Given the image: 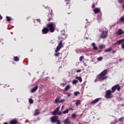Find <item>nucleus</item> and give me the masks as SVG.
<instances>
[{
	"instance_id": "obj_1",
	"label": "nucleus",
	"mask_w": 124,
	"mask_h": 124,
	"mask_svg": "<svg viewBox=\"0 0 124 124\" xmlns=\"http://www.w3.org/2000/svg\"><path fill=\"white\" fill-rule=\"evenodd\" d=\"M106 74H107V69H105L101 73L97 76V79L99 80H101L103 81V80H106L107 79L108 77L106 76Z\"/></svg>"
},
{
	"instance_id": "obj_2",
	"label": "nucleus",
	"mask_w": 124,
	"mask_h": 124,
	"mask_svg": "<svg viewBox=\"0 0 124 124\" xmlns=\"http://www.w3.org/2000/svg\"><path fill=\"white\" fill-rule=\"evenodd\" d=\"M50 32H54L56 30V24L55 22H49L46 27Z\"/></svg>"
},
{
	"instance_id": "obj_3",
	"label": "nucleus",
	"mask_w": 124,
	"mask_h": 124,
	"mask_svg": "<svg viewBox=\"0 0 124 124\" xmlns=\"http://www.w3.org/2000/svg\"><path fill=\"white\" fill-rule=\"evenodd\" d=\"M114 93L112 92V90H108L106 92V95L105 97L106 98H107L108 99H109V98H112L113 97V94Z\"/></svg>"
},
{
	"instance_id": "obj_4",
	"label": "nucleus",
	"mask_w": 124,
	"mask_h": 124,
	"mask_svg": "<svg viewBox=\"0 0 124 124\" xmlns=\"http://www.w3.org/2000/svg\"><path fill=\"white\" fill-rule=\"evenodd\" d=\"M116 90L118 92H120V91H121V86H120V85L116 84L111 88L112 93H115V92H116Z\"/></svg>"
},
{
	"instance_id": "obj_5",
	"label": "nucleus",
	"mask_w": 124,
	"mask_h": 124,
	"mask_svg": "<svg viewBox=\"0 0 124 124\" xmlns=\"http://www.w3.org/2000/svg\"><path fill=\"white\" fill-rule=\"evenodd\" d=\"M61 48H63V45L62 44V41L61 40L58 44V46H57L55 52V53H58V52H59V51H60V49H61Z\"/></svg>"
},
{
	"instance_id": "obj_6",
	"label": "nucleus",
	"mask_w": 124,
	"mask_h": 124,
	"mask_svg": "<svg viewBox=\"0 0 124 124\" xmlns=\"http://www.w3.org/2000/svg\"><path fill=\"white\" fill-rule=\"evenodd\" d=\"M107 35H108V31H103L101 34L100 35V38L104 39V38H106V37H107Z\"/></svg>"
},
{
	"instance_id": "obj_7",
	"label": "nucleus",
	"mask_w": 124,
	"mask_h": 124,
	"mask_svg": "<svg viewBox=\"0 0 124 124\" xmlns=\"http://www.w3.org/2000/svg\"><path fill=\"white\" fill-rule=\"evenodd\" d=\"M116 44H118V45H121V48L124 49V38L119 40L117 41Z\"/></svg>"
},
{
	"instance_id": "obj_8",
	"label": "nucleus",
	"mask_w": 124,
	"mask_h": 124,
	"mask_svg": "<svg viewBox=\"0 0 124 124\" xmlns=\"http://www.w3.org/2000/svg\"><path fill=\"white\" fill-rule=\"evenodd\" d=\"M60 107H58L53 111L51 112V114L53 116H57L59 111H60Z\"/></svg>"
},
{
	"instance_id": "obj_9",
	"label": "nucleus",
	"mask_w": 124,
	"mask_h": 124,
	"mask_svg": "<svg viewBox=\"0 0 124 124\" xmlns=\"http://www.w3.org/2000/svg\"><path fill=\"white\" fill-rule=\"evenodd\" d=\"M49 31L47 27H44V28H43V29L42 30V32L43 34H46V33H48V32H49Z\"/></svg>"
},
{
	"instance_id": "obj_10",
	"label": "nucleus",
	"mask_w": 124,
	"mask_h": 124,
	"mask_svg": "<svg viewBox=\"0 0 124 124\" xmlns=\"http://www.w3.org/2000/svg\"><path fill=\"white\" fill-rule=\"evenodd\" d=\"M53 14H52V12L51 13H50L49 14H48V19H47V21L48 22H50V21H53Z\"/></svg>"
},
{
	"instance_id": "obj_11",
	"label": "nucleus",
	"mask_w": 124,
	"mask_h": 124,
	"mask_svg": "<svg viewBox=\"0 0 124 124\" xmlns=\"http://www.w3.org/2000/svg\"><path fill=\"white\" fill-rule=\"evenodd\" d=\"M50 120L52 124H55V123H56L58 120V118L56 116H52L51 117Z\"/></svg>"
},
{
	"instance_id": "obj_12",
	"label": "nucleus",
	"mask_w": 124,
	"mask_h": 124,
	"mask_svg": "<svg viewBox=\"0 0 124 124\" xmlns=\"http://www.w3.org/2000/svg\"><path fill=\"white\" fill-rule=\"evenodd\" d=\"M124 34V31L122 29H119L116 32L117 35H122V34Z\"/></svg>"
},
{
	"instance_id": "obj_13",
	"label": "nucleus",
	"mask_w": 124,
	"mask_h": 124,
	"mask_svg": "<svg viewBox=\"0 0 124 124\" xmlns=\"http://www.w3.org/2000/svg\"><path fill=\"white\" fill-rule=\"evenodd\" d=\"M94 14H97V13H99L100 12V9L98 8H95L93 10Z\"/></svg>"
},
{
	"instance_id": "obj_14",
	"label": "nucleus",
	"mask_w": 124,
	"mask_h": 124,
	"mask_svg": "<svg viewBox=\"0 0 124 124\" xmlns=\"http://www.w3.org/2000/svg\"><path fill=\"white\" fill-rule=\"evenodd\" d=\"M101 99V98H96L91 102V104H95V103H97V102H98V101H99V100H100Z\"/></svg>"
},
{
	"instance_id": "obj_15",
	"label": "nucleus",
	"mask_w": 124,
	"mask_h": 124,
	"mask_svg": "<svg viewBox=\"0 0 124 124\" xmlns=\"http://www.w3.org/2000/svg\"><path fill=\"white\" fill-rule=\"evenodd\" d=\"M38 89V86H36L31 90V93H34Z\"/></svg>"
},
{
	"instance_id": "obj_16",
	"label": "nucleus",
	"mask_w": 124,
	"mask_h": 124,
	"mask_svg": "<svg viewBox=\"0 0 124 124\" xmlns=\"http://www.w3.org/2000/svg\"><path fill=\"white\" fill-rule=\"evenodd\" d=\"M40 114V112L38 111V109H36L35 110V113L33 114V116H37L38 115H39Z\"/></svg>"
},
{
	"instance_id": "obj_17",
	"label": "nucleus",
	"mask_w": 124,
	"mask_h": 124,
	"mask_svg": "<svg viewBox=\"0 0 124 124\" xmlns=\"http://www.w3.org/2000/svg\"><path fill=\"white\" fill-rule=\"evenodd\" d=\"M92 46H93V49L94 50H97L98 48H97V46H95V43H93L92 44Z\"/></svg>"
},
{
	"instance_id": "obj_18",
	"label": "nucleus",
	"mask_w": 124,
	"mask_h": 124,
	"mask_svg": "<svg viewBox=\"0 0 124 124\" xmlns=\"http://www.w3.org/2000/svg\"><path fill=\"white\" fill-rule=\"evenodd\" d=\"M64 124H70V121L68 120V118H67L64 120Z\"/></svg>"
},
{
	"instance_id": "obj_19",
	"label": "nucleus",
	"mask_w": 124,
	"mask_h": 124,
	"mask_svg": "<svg viewBox=\"0 0 124 124\" xmlns=\"http://www.w3.org/2000/svg\"><path fill=\"white\" fill-rule=\"evenodd\" d=\"M60 102V97L58 96L55 100L54 103H59Z\"/></svg>"
},
{
	"instance_id": "obj_20",
	"label": "nucleus",
	"mask_w": 124,
	"mask_h": 124,
	"mask_svg": "<svg viewBox=\"0 0 124 124\" xmlns=\"http://www.w3.org/2000/svg\"><path fill=\"white\" fill-rule=\"evenodd\" d=\"M69 89H70V85H68L65 87L64 91H67L69 90Z\"/></svg>"
},
{
	"instance_id": "obj_21",
	"label": "nucleus",
	"mask_w": 124,
	"mask_h": 124,
	"mask_svg": "<svg viewBox=\"0 0 124 124\" xmlns=\"http://www.w3.org/2000/svg\"><path fill=\"white\" fill-rule=\"evenodd\" d=\"M6 19L7 22H10V21H11V20H12V18H11V17H10L8 16H6Z\"/></svg>"
},
{
	"instance_id": "obj_22",
	"label": "nucleus",
	"mask_w": 124,
	"mask_h": 124,
	"mask_svg": "<svg viewBox=\"0 0 124 124\" xmlns=\"http://www.w3.org/2000/svg\"><path fill=\"white\" fill-rule=\"evenodd\" d=\"M119 122H120L121 123H124V116H123L122 117H121L118 120Z\"/></svg>"
},
{
	"instance_id": "obj_23",
	"label": "nucleus",
	"mask_w": 124,
	"mask_h": 124,
	"mask_svg": "<svg viewBox=\"0 0 124 124\" xmlns=\"http://www.w3.org/2000/svg\"><path fill=\"white\" fill-rule=\"evenodd\" d=\"M19 59L18 56H16L14 58V61H15V62H19Z\"/></svg>"
},
{
	"instance_id": "obj_24",
	"label": "nucleus",
	"mask_w": 124,
	"mask_h": 124,
	"mask_svg": "<svg viewBox=\"0 0 124 124\" xmlns=\"http://www.w3.org/2000/svg\"><path fill=\"white\" fill-rule=\"evenodd\" d=\"M76 79L78 80L79 82H82V78H81V77H76Z\"/></svg>"
},
{
	"instance_id": "obj_25",
	"label": "nucleus",
	"mask_w": 124,
	"mask_h": 124,
	"mask_svg": "<svg viewBox=\"0 0 124 124\" xmlns=\"http://www.w3.org/2000/svg\"><path fill=\"white\" fill-rule=\"evenodd\" d=\"M81 103V101H80L79 100H77L76 102V105H79V104H80Z\"/></svg>"
},
{
	"instance_id": "obj_26",
	"label": "nucleus",
	"mask_w": 124,
	"mask_h": 124,
	"mask_svg": "<svg viewBox=\"0 0 124 124\" xmlns=\"http://www.w3.org/2000/svg\"><path fill=\"white\" fill-rule=\"evenodd\" d=\"M120 22H121V23H124V16L121 17L120 19Z\"/></svg>"
},
{
	"instance_id": "obj_27",
	"label": "nucleus",
	"mask_w": 124,
	"mask_h": 124,
	"mask_svg": "<svg viewBox=\"0 0 124 124\" xmlns=\"http://www.w3.org/2000/svg\"><path fill=\"white\" fill-rule=\"evenodd\" d=\"M99 48L100 49H104V48H105V46H104V45H100Z\"/></svg>"
},
{
	"instance_id": "obj_28",
	"label": "nucleus",
	"mask_w": 124,
	"mask_h": 124,
	"mask_svg": "<svg viewBox=\"0 0 124 124\" xmlns=\"http://www.w3.org/2000/svg\"><path fill=\"white\" fill-rule=\"evenodd\" d=\"M77 83H78V80L76 79H74L72 82V83L73 84V85H75V84H77Z\"/></svg>"
},
{
	"instance_id": "obj_29",
	"label": "nucleus",
	"mask_w": 124,
	"mask_h": 124,
	"mask_svg": "<svg viewBox=\"0 0 124 124\" xmlns=\"http://www.w3.org/2000/svg\"><path fill=\"white\" fill-rule=\"evenodd\" d=\"M111 50H112V48H108V49H105V52L106 53H107V52H110V51H111Z\"/></svg>"
},
{
	"instance_id": "obj_30",
	"label": "nucleus",
	"mask_w": 124,
	"mask_h": 124,
	"mask_svg": "<svg viewBox=\"0 0 124 124\" xmlns=\"http://www.w3.org/2000/svg\"><path fill=\"white\" fill-rule=\"evenodd\" d=\"M69 110L68 109H66L64 111H63L62 114H67L68 113Z\"/></svg>"
},
{
	"instance_id": "obj_31",
	"label": "nucleus",
	"mask_w": 124,
	"mask_h": 124,
	"mask_svg": "<svg viewBox=\"0 0 124 124\" xmlns=\"http://www.w3.org/2000/svg\"><path fill=\"white\" fill-rule=\"evenodd\" d=\"M78 94H80V92H74V95H75V96H77V95H78Z\"/></svg>"
},
{
	"instance_id": "obj_32",
	"label": "nucleus",
	"mask_w": 124,
	"mask_h": 124,
	"mask_svg": "<svg viewBox=\"0 0 124 124\" xmlns=\"http://www.w3.org/2000/svg\"><path fill=\"white\" fill-rule=\"evenodd\" d=\"M29 103H30V104H32V103H33V100H32L31 98L29 99Z\"/></svg>"
},
{
	"instance_id": "obj_33",
	"label": "nucleus",
	"mask_w": 124,
	"mask_h": 124,
	"mask_svg": "<svg viewBox=\"0 0 124 124\" xmlns=\"http://www.w3.org/2000/svg\"><path fill=\"white\" fill-rule=\"evenodd\" d=\"M66 83H62L60 84V86L63 87H64V86H66Z\"/></svg>"
},
{
	"instance_id": "obj_34",
	"label": "nucleus",
	"mask_w": 124,
	"mask_h": 124,
	"mask_svg": "<svg viewBox=\"0 0 124 124\" xmlns=\"http://www.w3.org/2000/svg\"><path fill=\"white\" fill-rule=\"evenodd\" d=\"M64 101H65V99L60 100H59V103H62V102H64Z\"/></svg>"
},
{
	"instance_id": "obj_35",
	"label": "nucleus",
	"mask_w": 124,
	"mask_h": 124,
	"mask_svg": "<svg viewBox=\"0 0 124 124\" xmlns=\"http://www.w3.org/2000/svg\"><path fill=\"white\" fill-rule=\"evenodd\" d=\"M72 118L73 119H75V118H76V114H75V113L72 114Z\"/></svg>"
},
{
	"instance_id": "obj_36",
	"label": "nucleus",
	"mask_w": 124,
	"mask_h": 124,
	"mask_svg": "<svg viewBox=\"0 0 124 124\" xmlns=\"http://www.w3.org/2000/svg\"><path fill=\"white\" fill-rule=\"evenodd\" d=\"M83 59H84V57L83 56H80L79 57V62H82V61H83Z\"/></svg>"
},
{
	"instance_id": "obj_37",
	"label": "nucleus",
	"mask_w": 124,
	"mask_h": 124,
	"mask_svg": "<svg viewBox=\"0 0 124 124\" xmlns=\"http://www.w3.org/2000/svg\"><path fill=\"white\" fill-rule=\"evenodd\" d=\"M103 59V57H99V58H98L97 59V60L98 61H102V59Z\"/></svg>"
},
{
	"instance_id": "obj_38",
	"label": "nucleus",
	"mask_w": 124,
	"mask_h": 124,
	"mask_svg": "<svg viewBox=\"0 0 124 124\" xmlns=\"http://www.w3.org/2000/svg\"><path fill=\"white\" fill-rule=\"evenodd\" d=\"M60 55V52H56V53L54 54V56L57 57V56H59Z\"/></svg>"
},
{
	"instance_id": "obj_39",
	"label": "nucleus",
	"mask_w": 124,
	"mask_h": 124,
	"mask_svg": "<svg viewBox=\"0 0 124 124\" xmlns=\"http://www.w3.org/2000/svg\"><path fill=\"white\" fill-rule=\"evenodd\" d=\"M67 96L68 97H69L71 96V93H67Z\"/></svg>"
},
{
	"instance_id": "obj_40",
	"label": "nucleus",
	"mask_w": 124,
	"mask_h": 124,
	"mask_svg": "<svg viewBox=\"0 0 124 124\" xmlns=\"http://www.w3.org/2000/svg\"><path fill=\"white\" fill-rule=\"evenodd\" d=\"M57 124H61V121L57 120L56 121Z\"/></svg>"
},
{
	"instance_id": "obj_41",
	"label": "nucleus",
	"mask_w": 124,
	"mask_h": 124,
	"mask_svg": "<svg viewBox=\"0 0 124 124\" xmlns=\"http://www.w3.org/2000/svg\"><path fill=\"white\" fill-rule=\"evenodd\" d=\"M62 111H58V112L57 113V115H62Z\"/></svg>"
},
{
	"instance_id": "obj_42",
	"label": "nucleus",
	"mask_w": 124,
	"mask_h": 124,
	"mask_svg": "<svg viewBox=\"0 0 124 124\" xmlns=\"http://www.w3.org/2000/svg\"><path fill=\"white\" fill-rule=\"evenodd\" d=\"M123 0H118L119 3H123Z\"/></svg>"
},
{
	"instance_id": "obj_43",
	"label": "nucleus",
	"mask_w": 124,
	"mask_h": 124,
	"mask_svg": "<svg viewBox=\"0 0 124 124\" xmlns=\"http://www.w3.org/2000/svg\"><path fill=\"white\" fill-rule=\"evenodd\" d=\"M65 1H66V4H68L69 3V0H65Z\"/></svg>"
},
{
	"instance_id": "obj_44",
	"label": "nucleus",
	"mask_w": 124,
	"mask_h": 124,
	"mask_svg": "<svg viewBox=\"0 0 124 124\" xmlns=\"http://www.w3.org/2000/svg\"><path fill=\"white\" fill-rule=\"evenodd\" d=\"M94 7H95V5L94 4H93L92 5V8L93 9L94 8Z\"/></svg>"
},
{
	"instance_id": "obj_45",
	"label": "nucleus",
	"mask_w": 124,
	"mask_h": 124,
	"mask_svg": "<svg viewBox=\"0 0 124 124\" xmlns=\"http://www.w3.org/2000/svg\"><path fill=\"white\" fill-rule=\"evenodd\" d=\"M36 21H37V22H39V23H40V22H41L40 19H37Z\"/></svg>"
},
{
	"instance_id": "obj_46",
	"label": "nucleus",
	"mask_w": 124,
	"mask_h": 124,
	"mask_svg": "<svg viewBox=\"0 0 124 124\" xmlns=\"http://www.w3.org/2000/svg\"><path fill=\"white\" fill-rule=\"evenodd\" d=\"M76 72H81V69H78Z\"/></svg>"
},
{
	"instance_id": "obj_47",
	"label": "nucleus",
	"mask_w": 124,
	"mask_h": 124,
	"mask_svg": "<svg viewBox=\"0 0 124 124\" xmlns=\"http://www.w3.org/2000/svg\"><path fill=\"white\" fill-rule=\"evenodd\" d=\"M69 110H70L71 111H72V110H73V108H69Z\"/></svg>"
},
{
	"instance_id": "obj_48",
	"label": "nucleus",
	"mask_w": 124,
	"mask_h": 124,
	"mask_svg": "<svg viewBox=\"0 0 124 124\" xmlns=\"http://www.w3.org/2000/svg\"><path fill=\"white\" fill-rule=\"evenodd\" d=\"M1 19H2V16L0 15V20H1Z\"/></svg>"
},
{
	"instance_id": "obj_49",
	"label": "nucleus",
	"mask_w": 124,
	"mask_h": 124,
	"mask_svg": "<svg viewBox=\"0 0 124 124\" xmlns=\"http://www.w3.org/2000/svg\"><path fill=\"white\" fill-rule=\"evenodd\" d=\"M3 124H8V123H7V122H5Z\"/></svg>"
},
{
	"instance_id": "obj_50",
	"label": "nucleus",
	"mask_w": 124,
	"mask_h": 124,
	"mask_svg": "<svg viewBox=\"0 0 124 124\" xmlns=\"http://www.w3.org/2000/svg\"><path fill=\"white\" fill-rule=\"evenodd\" d=\"M63 107H64L63 106H62V109H63Z\"/></svg>"
},
{
	"instance_id": "obj_51",
	"label": "nucleus",
	"mask_w": 124,
	"mask_h": 124,
	"mask_svg": "<svg viewBox=\"0 0 124 124\" xmlns=\"http://www.w3.org/2000/svg\"><path fill=\"white\" fill-rule=\"evenodd\" d=\"M68 14H70V13H71V12H69V13H67Z\"/></svg>"
},
{
	"instance_id": "obj_52",
	"label": "nucleus",
	"mask_w": 124,
	"mask_h": 124,
	"mask_svg": "<svg viewBox=\"0 0 124 124\" xmlns=\"http://www.w3.org/2000/svg\"><path fill=\"white\" fill-rule=\"evenodd\" d=\"M123 33H124V31H123Z\"/></svg>"
}]
</instances>
